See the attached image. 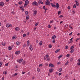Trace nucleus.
Segmentation results:
<instances>
[{
  "label": "nucleus",
  "instance_id": "obj_20",
  "mask_svg": "<svg viewBox=\"0 0 80 80\" xmlns=\"http://www.w3.org/2000/svg\"><path fill=\"white\" fill-rule=\"evenodd\" d=\"M62 68H60L59 69L58 71L59 72H62Z\"/></svg>",
  "mask_w": 80,
  "mask_h": 80
},
{
  "label": "nucleus",
  "instance_id": "obj_45",
  "mask_svg": "<svg viewBox=\"0 0 80 80\" xmlns=\"http://www.w3.org/2000/svg\"><path fill=\"white\" fill-rule=\"evenodd\" d=\"M38 25V23H37L35 24V26H37Z\"/></svg>",
  "mask_w": 80,
  "mask_h": 80
},
{
  "label": "nucleus",
  "instance_id": "obj_33",
  "mask_svg": "<svg viewBox=\"0 0 80 80\" xmlns=\"http://www.w3.org/2000/svg\"><path fill=\"white\" fill-rule=\"evenodd\" d=\"M63 57V55H61L59 56L58 58L59 59L60 58H61V57Z\"/></svg>",
  "mask_w": 80,
  "mask_h": 80
},
{
  "label": "nucleus",
  "instance_id": "obj_9",
  "mask_svg": "<svg viewBox=\"0 0 80 80\" xmlns=\"http://www.w3.org/2000/svg\"><path fill=\"white\" fill-rule=\"evenodd\" d=\"M2 46H5V45L7 44V42H4L2 43Z\"/></svg>",
  "mask_w": 80,
  "mask_h": 80
},
{
  "label": "nucleus",
  "instance_id": "obj_61",
  "mask_svg": "<svg viewBox=\"0 0 80 80\" xmlns=\"http://www.w3.org/2000/svg\"><path fill=\"white\" fill-rule=\"evenodd\" d=\"M72 32H71L69 34V35H70V36L72 35Z\"/></svg>",
  "mask_w": 80,
  "mask_h": 80
},
{
  "label": "nucleus",
  "instance_id": "obj_15",
  "mask_svg": "<svg viewBox=\"0 0 80 80\" xmlns=\"http://www.w3.org/2000/svg\"><path fill=\"white\" fill-rule=\"evenodd\" d=\"M3 75H7V72L5 71L3 72Z\"/></svg>",
  "mask_w": 80,
  "mask_h": 80
},
{
  "label": "nucleus",
  "instance_id": "obj_31",
  "mask_svg": "<svg viewBox=\"0 0 80 80\" xmlns=\"http://www.w3.org/2000/svg\"><path fill=\"white\" fill-rule=\"evenodd\" d=\"M76 4H74V5L73 6V8H76Z\"/></svg>",
  "mask_w": 80,
  "mask_h": 80
},
{
  "label": "nucleus",
  "instance_id": "obj_39",
  "mask_svg": "<svg viewBox=\"0 0 80 80\" xmlns=\"http://www.w3.org/2000/svg\"><path fill=\"white\" fill-rule=\"evenodd\" d=\"M20 43V42H16V44H17L18 45H19Z\"/></svg>",
  "mask_w": 80,
  "mask_h": 80
},
{
  "label": "nucleus",
  "instance_id": "obj_62",
  "mask_svg": "<svg viewBox=\"0 0 80 80\" xmlns=\"http://www.w3.org/2000/svg\"><path fill=\"white\" fill-rule=\"evenodd\" d=\"M18 74H17V73H15L14 74V75H15V76H16V75H18Z\"/></svg>",
  "mask_w": 80,
  "mask_h": 80
},
{
  "label": "nucleus",
  "instance_id": "obj_50",
  "mask_svg": "<svg viewBox=\"0 0 80 80\" xmlns=\"http://www.w3.org/2000/svg\"><path fill=\"white\" fill-rule=\"evenodd\" d=\"M60 13H61V12L60 11L58 12V14L59 15V14H60Z\"/></svg>",
  "mask_w": 80,
  "mask_h": 80
},
{
  "label": "nucleus",
  "instance_id": "obj_28",
  "mask_svg": "<svg viewBox=\"0 0 80 80\" xmlns=\"http://www.w3.org/2000/svg\"><path fill=\"white\" fill-rule=\"evenodd\" d=\"M25 14H26V15H28V12L27 11H26L25 12Z\"/></svg>",
  "mask_w": 80,
  "mask_h": 80
},
{
  "label": "nucleus",
  "instance_id": "obj_16",
  "mask_svg": "<svg viewBox=\"0 0 80 80\" xmlns=\"http://www.w3.org/2000/svg\"><path fill=\"white\" fill-rule=\"evenodd\" d=\"M43 8L45 10V12H46V10H47V8H45V6L43 7Z\"/></svg>",
  "mask_w": 80,
  "mask_h": 80
},
{
  "label": "nucleus",
  "instance_id": "obj_12",
  "mask_svg": "<svg viewBox=\"0 0 80 80\" xmlns=\"http://www.w3.org/2000/svg\"><path fill=\"white\" fill-rule=\"evenodd\" d=\"M51 5L52 7H54V8H55V7H56V5H55V4H54L53 3H51Z\"/></svg>",
  "mask_w": 80,
  "mask_h": 80
},
{
  "label": "nucleus",
  "instance_id": "obj_60",
  "mask_svg": "<svg viewBox=\"0 0 80 80\" xmlns=\"http://www.w3.org/2000/svg\"><path fill=\"white\" fill-rule=\"evenodd\" d=\"M40 3H41V4H43V2H41V1H40Z\"/></svg>",
  "mask_w": 80,
  "mask_h": 80
},
{
  "label": "nucleus",
  "instance_id": "obj_5",
  "mask_svg": "<svg viewBox=\"0 0 80 80\" xmlns=\"http://www.w3.org/2000/svg\"><path fill=\"white\" fill-rule=\"evenodd\" d=\"M33 12V15L34 16H35V15H37V11L36 10H34Z\"/></svg>",
  "mask_w": 80,
  "mask_h": 80
},
{
  "label": "nucleus",
  "instance_id": "obj_41",
  "mask_svg": "<svg viewBox=\"0 0 80 80\" xmlns=\"http://www.w3.org/2000/svg\"><path fill=\"white\" fill-rule=\"evenodd\" d=\"M68 62L67 61L66 63H65V65H68Z\"/></svg>",
  "mask_w": 80,
  "mask_h": 80
},
{
  "label": "nucleus",
  "instance_id": "obj_53",
  "mask_svg": "<svg viewBox=\"0 0 80 80\" xmlns=\"http://www.w3.org/2000/svg\"><path fill=\"white\" fill-rule=\"evenodd\" d=\"M48 28H51V26H50V25H48Z\"/></svg>",
  "mask_w": 80,
  "mask_h": 80
},
{
  "label": "nucleus",
  "instance_id": "obj_46",
  "mask_svg": "<svg viewBox=\"0 0 80 80\" xmlns=\"http://www.w3.org/2000/svg\"><path fill=\"white\" fill-rule=\"evenodd\" d=\"M25 72H22V75H23V74H25Z\"/></svg>",
  "mask_w": 80,
  "mask_h": 80
},
{
  "label": "nucleus",
  "instance_id": "obj_36",
  "mask_svg": "<svg viewBox=\"0 0 80 80\" xmlns=\"http://www.w3.org/2000/svg\"><path fill=\"white\" fill-rule=\"evenodd\" d=\"M21 10H22V12H23V11H24V10L23 9V7L21 8Z\"/></svg>",
  "mask_w": 80,
  "mask_h": 80
},
{
  "label": "nucleus",
  "instance_id": "obj_51",
  "mask_svg": "<svg viewBox=\"0 0 80 80\" xmlns=\"http://www.w3.org/2000/svg\"><path fill=\"white\" fill-rule=\"evenodd\" d=\"M25 61H23L22 63L23 65H24V64H25Z\"/></svg>",
  "mask_w": 80,
  "mask_h": 80
},
{
  "label": "nucleus",
  "instance_id": "obj_34",
  "mask_svg": "<svg viewBox=\"0 0 80 80\" xmlns=\"http://www.w3.org/2000/svg\"><path fill=\"white\" fill-rule=\"evenodd\" d=\"M22 62V60H17V62H19V63H21Z\"/></svg>",
  "mask_w": 80,
  "mask_h": 80
},
{
  "label": "nucleus",
  "instance_id": "obj_30",
  "mask_svg": "<svg viewBox=\"0 0 80 80\" xmlns=\"http://www.w3.org/2000/svg\"><path fill=\"white\" fill-rule=\"evenodd\" d=\"M3 64V63H2V62H0V68L1 67L2 65V64Z\"/></svg>",
  "mask_w": 80,
  "mask_h": 80
},
{
  "label": "nucleus",
  "instance_id": "obj_24",
  "mask_svg": "<svg viewBox=\"0 0 80 80\" xmlns=\"http://www.w3.org/2000/svg\"><path fill=\"white\" fill-rule=\"evenodd\" d=\"M75 2L76 3L77 6L78 7L79 5L78 3V2H77V1H76Z\"/></svg>",
  "mask_w": 80,
  "mask_h": 80
},
{
  "label": "nucleus",
  "instance_id": "obj_13",
  "mask_svg": "<svg viewBox=\"0 0 80 80\" xmlns=\"http://www.w3.org/2000/svg\"><path fill=\"white\" fill-rule=\"evenodd\" d=\"M56 6L57 8H59V4H58V3H56Z\"/></svg>",
  "mask_w": 80,
  "mask_h": 80
},
{
  "label": "nucleus",
  "instance_id": "obj_57",
  "mask_svg": "<svg viewBox=\"0 0 80 80\" xmlns=\"http://www.w3.org/2000/svg\"><path fill=\"white\" fill-rule=\"evenodd\" d=\"M80 38H79L77 39V40H76V41H77L78 40H80Z\"/></svg>",
  "mask_w": 80,
  "mask_h": 80
},
{
  "label": "nucleus",
  "instance_id": "obj_56",
  "mask_svg": "<svg viewBox=\"0 0 80 80\" xmlns=\"http://www.w3.org/2000/svg\"><path fill=\"white\" fill-rule=\"evenodd\" d=\"M68 9H69V10H70V6H68Z\"/></svg>",
  "mask_w": 80,
  "mask_h": 80
},
{
  "label": "nucleus",
  "instance_id": "obj_54",
  "mask_svg": "<svg viewBox=\"0 0 80 80\" xmlns=\"http://www.w3.org/2000/svg\"><path fill=\"white\" fill-rule=\"evenodd\" d=\"M48 57H49V56H48V55H46V58H48Z\"/></svg>",
  "mask_w": 80,
  "mask_h": 80
},
{
  "label": "nucleus",
  "instance_id": "obj_52",
  "mask_svg": "<svg viewBox=\"0 0 80 80\" xmlns=\"http://www.w3.org/2000/svg\"><path fill=\"white\" fill-rule=\"evenodd\" d=\"M5 66H8V63H7L5 64Z\"/></svg>",
  "mask_w": 80,
  "mask_h": 80
},
{
  "label": "nucleus",
  "instance_id": "obj_27",
  "mask_svg": "<svg viewBox=\"0 0 80 80\" xmlns=\"http://www.w3.org/2000/svg\"><path fill=\"white\" fill-rule=\"evenodd\" d=\"M8 49H9V50H12V48L11 47H8Z\"/></svg>",
  "mask_w": 80,
  "mask_h": 80
},
{
  "label": "nucleus",
  "instance_id": "obj_64",
  "mask_svg": "<svg viewBox=\"0 0 80 80\" xmlns=\"http://www.w3.org/2000/svg\"><path fill=\"white\" fill-rule=\"evenodd\" d=\"M4 78H2V80H4Z\"/></svg>",
  "mask_w": 80,
  "mask_h": 80
},
{
  "label": "nucleus",
  "instance_id": "obj_8",
  "mask_svg": "<svg viewBox=\"0 0 80 80\" xmlns=\"http://www.w3.org/2000/svg\"><path fill=\"white\" fill-rule=\"evenodd\" d=\"M49 66L51 68H53L54 67V65L52 64L51 63H50Z\"/></svg>",
  "mask_w": 80,
  "mask_h": 80
},
{
  "label": "nucleus",
  "instance_id": "obj_58",
  "mask_svg": "<svg viewBox=\"0 0 80 80\" xmlns=\"http://www.w3.org/2000/svg\"><path fill=\"white\" fill-rule=\"evenodd\" d=\"M2 30H4V27H3V26H2Z\"/></svg>",
  "mask_w": 80,
  "mask_h": 80
},
{
  "label": "nucleus",
  "instance_id": "obj_14",
  "mask_svg": "<svg viewBox=\"0 0 80 80\" xmlns=\"http://www.w3.org/2000/svg\"><path fill=\"white\" fill-rule=\"evenodd\" d=\"M78 62L77 64V65H78V66H79L80 65V60H78Z\"/></svg>",
  "mask_w": 80,
  "mask_h": 80
},
{
  "label": "nucleus",
  "instance_id": "obj_32",
  "mask_svg": "<svg viewBox=\"0 0 80 80\" xmlns=\"http://www.w3.org/2000/svg\"><path fill=\"white\" fill-rule=\"evenodd\" d=\"M65 49H68V46H65Z\"/></svg>",
  "mask_w": 80,
  "mask_h": 80
},
{
  "label": "nucleus",
  "instance_id": "obj_17",
  "mask_svg": "<svg viewBox=\"0 0 80 80\" xmlns=\"http://www.w3.org/2000/svg\"><path fill=\"white\" fill-rule=\"evenodd\" d=\"M37 71L38 72H40V68H37Z\"/></svg>",
  "mask_w": 80,
  "mask_h": 80
},
{
  "label": "nucleus",
  "instance_id": "obj_26",
  "mask_svg": "<svg viewBox=\"0 0 80 80\" xmlns=\"http://www.w3.org/2000/svg\"><path fill=\"white\" fill-rule=\"evenodd\" d=\"M29 45H30L29 41H28L27 42V46H29Z\"/></svg>",
  "mask_w": 80,
  "mask_h": 80
},
{
  "label": "nucleus",
  "instance_id": "obj_10",
  "mask_svg": "<svg viewBox=\"0 0 80 80\" xmlns=\"http://www.w3.org/2000/svg\"><path fill=\"white\" fill-rule=\"evenodd\" d=\"M20 52V51H17L15 52V54H16V55H19Z\"/></svg>",
  "mask_w": 80,
  "mask_h": 80
},
{
  "label": "nucleus",
  "instance_id": "obj_1",
  "mask_svg": "<svg viewBox=\"0 0 80 80\" xmlns=\"http://www.w3.org/2000/svg\"><path fill=\"white\" fill-rule=\"evenodd\" d=\"M50 4H51V3H50V2L49 1L47 0L46 1L45 5H49Z\"/></svg>",
  "mask_w": 80,
  "mask_h": 80
},
{
  "label": "nucleus",
  "instance_id": "obj_48",
  "mask_svg": "<svg viewBox=\"0 0 80 80\" xmlns=\"http://www.w3.org/2000/svg\"><path fill=\"white\" fill-rule=\"evenodd\" d=\"M30 74V72H28V75H29Z\"/></svg>",
  "mask_w": 80,
  "mask_h": 80
},
{
  "label": "nucleus",
  "instance_id": "obj_35",
  "mask_svg": "<svg viewBox=\"0 0 80 80\" xmlns=\"http://www.w3.org/2000/svg\"><path fill=\"white\" fill-rule=\"evenodd\" d=\"M12 39L13 40H15V39H16V37L15 36H14L12 38Z\"/></svg>",
  "mask_w": 80,
  "mask_h": 80
},
{
  "label": "nucleus",
  "instance_id": "obj_47",
  "mask_svg": "<svg viewBox=\"0 0 80 80\" xmlns=\"http://www.w3.org/2000/svg\"><path fill=\"white\" fill-rule=\"evenodd\" d=\"M43 66V64H41L39 65V67H41V66Z\"/></svg>",
  "mask_w": 80,
  "mask_h": 80
},
{
  "label": "nucleus",
  "instance_id": "obj_42",
  "mask_svg": "<svg viewBox=\"0 0 80 80\" xmlns=\"http://www.w3.org/2000/svg\"><path fill=\"white\" fill-rule=\"evenodd\" d=\"M26 34H23V37H25L26 36Z\"/></svg>",
  "mask_w": 80,
  "mask_h": 80
},
{
  "label": "nucleus",
  "instance_id": "obj_11",
  "mask_svg": "<svg viewBox=\"0 0 80 80\" xmlns=\"http://www.w3.org/2000/svg\"><path fill=\"white\" fill-rule=\"evenodd\" d=\"M4 5V3L3 2H1L0 3V6L1 7H3Z\"/></svg>",
  "mask_w": 80,
  "mask_h": 80
},
{
  "label": "nucleus",
  "instance_id": "obj_2",
  "mask_svg": "<svg viewBox=\"0 0 80 80\" xmlns=\"http://www.w3.org/2000/svg\"><path fill=\"white\" fill-rule=\"evenodd\" d=\"M32 5L33 6H38V3L37 2H36V1H34L32 3Z\"/></svg>",
  "mask_w": 80,
  "mask_h": 80
},
{
  "label": "nucleus",
  "instance_id": "obj_63",
  "mask_svg": "<svg viewBox=\"0 0 80 80\" xmlns=\"http://www.w3.org/2000/svg\"><path fill=\"white\" fill-rule=\"evenodd\" d=\"M50 23H53V20H52V21H50Z\"/></svg>",
  "mask_w": 80,
  "mask_h": 80
},
{
  "label": "nucleus",
  "instance_id": "obj_44",
  "mask_svg": "<svg viewBox=\"0 0 80 80\" xmlns=\"http://www.w3.org/2000/svg\"><path fill=\"white\" fill-rule=\"evenodd\" d=\"M48 46H49V48H51L52 47V45H49Z\"/></svg>",
  "mask_w": 80,
  "mask_h": 80
},
{
  "label": "nucleus",
  "instance_id": "obj_23",
  "mask_svg": "<svg viewBox=\"0 0 80 80\" xmlns=\"http://www.w3.org/2000/svg\"><path fill=\"white\" fill-rule=\"evenodd\" d=\"M59 50H60V49H58V50H57L55 51V53H57V52H59Z\"/></svg>",
  "mask_w": 80,
  "mask_h": 80
},
{
  "label": "nucleus",
  "instance_id": "obj_6",
  "mask_svg": "<svg viewBox=\"0 0 80 80\" xmlns=\"http://www.w3.org/2000/svg\"><path fill=\"white\" fill-rule=\"evenodd\" d=\"M20 30V28H19L18 27H16L15 28V31H17V32H18V31H19Z\"/></svg>",
  "mask_w": 80,
  "mask_h": 80
},
{
  "label": "nucleus",
  "instance_id": "obj_40",
  "mask_svg": "<svg viewBox=\"0 0 80 80\" xmlns=\"http://www.w3.org/2000/svg\"><path fill=\"white\" fill-rule=\"evenodd\" d=\"M67 57H69V56H70V54H68L66 55Z\"/></svg>",
  "mask_w": 80,
  "mask_h": 80
},
{
  "label": "nucleus",
  "instance_id": "obj_4",
  "mask_svg": "<svg viewBox=\"0 0 80 80\" xmlns=\"http://www.w3.org/2000/svg\"><path fill=\"white\" fill-rule=\"evenodd\" d=\"M6 27L7 28H9V27H12V24H7L6 25Z\"/></svg>",
  "mask_w": 80,
  "mask_h": 80
},
{
  "label": "nucleus",
  "instance_id": "obj_18",
  "mask_svg": "<svg viewBox=\"0 0 80 80\" xmlns=\"http://www.w3.org/2000/svg\"><path fill=\"white\" fill-rule=\"evenodd\" d=\"M74 47H75V46H74V45L72 46L70 48V49L71 50H72V49H73V48H74Z\"/></svg>",
  "mask_w": 80,
  "mask_h": 80
},
{
  "label": "nucleus",
  "instance_id": "obj_29",
  "mask_svg": "<svg viewBox=\"0 0 80 80\" xmlns=\"http://www.w3.org/2000/svg\"><path fill=\"white\" fill-rule=\"evenodd\" d=\"M22 3H23V2H18V4H19V5H22Z\"/></svg>",
  "mask_w": 80,
  "mask_h": 80
},
{
  "label": "nucleus",
  "instance_id": "obj_43",
  "mask_svg": "<svg viewBox=\"0 0 80 80\" xmlns=\"http://www.w3.org/2000/svg\"><path fill=\"white\" fill-rule=\"evenodd\" d=\"M29 48H32V45H31V44H30L29 45Z\"/></svg>",
  "mask_w": 80,
  "mask_h": 80
},
{
  "label": "nucleus",
  "instance_id": "obj_37",
  "mask_svg": "<svg viewBox=\"0 0 80 80\" xmlns=\"http://www.w3.org/2000/svg\"><path fill=\"white\" fill-rule=\"evenodd\" d=\"M29 48L31 51H32L33 50V48Z\"/></svg>",
  "mask_w": 80,
  "mask_h": 80
},
{
  "label": "nucleus",
  "instance_id": "obj_3",
  "mask_svg": "<svg viewBox=\"0 0 80 80\" xmlns=\"http://www.w3.org/2000/svg\"><path fill=\"white\" fill-rule=\"evenodd\" d=\"M29 3V2H28V0L26 1L25 2V3L24 5V7H26L27 6V5Z\"/></svg>",
  "mask_w": 80,
  "mask_h": 80
},
{
  "label": "nucleus",
  "instance_id": "obj_55",
  "mask_svg": "<svg viewBox=\"0 0 80 80\" xmlns=\"http://www.w3.org/2000/svg\"><path fill=\"white\" fill-rule=\"evenodd\" d=\"M62 75V73L60 72L59 73L58 75H59V76H60V75Z\"/></svg>",
  "mask_w": 80,
  "mask_h": 80
},
{
  "label": "nucleus",
  "instance_id": "obj_19",
  "mask_svg": "<svg viewBox=\"0 0 80 80\" xmlns=\"http://www.w3.org/2000/svg\"><path fill=\"white\" fill-rule=\"evenodd\" d=\"M52 39H55V38H56V36L55 35L53 36L52 37Z\"/></svg>",
  "mask_w": 80,
  "mask_h": 80
},
{
  "label": "nucleus",
  "instance_id": "obj_25",
  "mask_svg": "<svg viewBox=\"0 0 80 80\" xmlns=\"http://www.w3.org/2000/svg\"><path fill=\"white\" fill-rule=\"evenodd\" d=\"M43 43V42H42V41H41L39 42V45H42V44Z\"/></svg>",
  "mask_w": 80,
  "mask_h": 80
},
{
  "label": "nucleus",
  "instance_id": "obj_21",
  "mask_svg": "<svg viewBox=\"0 0 80 80\" xmlns=\"http://www.w3.org/2000/svg\"><path fill=\"white\" fill-rule=\"evenodd\" d=\"M73 52H74V49H71V51H70V53H72Z\"/></svg>",
  "mask_w": 80,
  "mask_h": 80
},
{
  "label": "nucleus",
  "instance_id": "obj_49",
  "mask_svg": "<svg viewBox=\"0 0 80 80\" xmlns=\"http://www.w3.org/2000/svg\"><path fill=\"white\" fill-rule=\"evenodd\" d=\"M52 42L53 43H55V39H53L52 40Z\"/></svg>",
  "mask_w": 80,
  "mask_h": 80
},
{
  "label": "nucleus",
  "instance_id": "obj_22",
  "mask_svg": "<svg viewBox=\"0 0 80 80\" xmlns=\"http://www.w3.org/2000/svg\"><path fill=\"white\" fill-rule=\"evenodd\" d=\"M29 18V16H27L26 17V20H27Z\"/></svg>",
  "mask_w": 80,
  "mask_h": 80
},
{
  "label": "nucleus",
  "instance_id": "obj_7",
  "mask_svg": "<svg viewBox=\"0 0 80 80\" xmlns=\"http://www.w3.org/2000/svg\"><path fill=\"white\" fill-rule=\"evenodd\" d=\"M53 72V68H51L49 70V73H52Z\"/></svg>",
  "mask_w": 80,
  "mask_h": 80
},
{
  "label": "nucleus",
  "instance_id": "obj_59",
  "mask_svg": "<svg viewBox=\"0 0 80 80\" xmlns=\"http://www.w3.org/2000/svg\"><path fill=\"white\" fill-rule=\"evenodd\" d=\"M20 7L21 8H22L23 7V6H20Z\"/></svg>",
  "mask_w": 80,
  "mask_h": 80
},
{
  "label": "nucleus",
  "instance_id": "obj_38",
  "mask_svg": "<svg viewBox=\"0 0 80 80\" xmlns=\"http://www.w3.org/2000/svg\"><path fill=\"white\" fill-rule=\"evenodd\" d=\"M59 17L60 18H63V15H61L59 16Z\"/></svg>",
  "mask_w": 80,
  "mask_h": 80
}]
</instances>
